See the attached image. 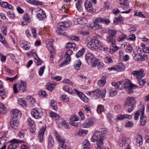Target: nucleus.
Here are the masks:
<instances>
[{"mask_svg":"<svg viewBox=\"0 0 149 149\" xmlns=\"http://www.w3.org/2000/svg\"><path fill=\"white\" fill-rule=\"evenodd\" d=\"M107 128L100 129L96 131L91 138V140L92 142H94L97 141V149H103L104 142L102 137L107 133Z\"/></svg>","mask_w":149,"mask_h":149,"instance_id":"nucleus-1","label":"nucleus"},{"mask_svg":"<svg viewBox=\"0 0 149 149\" xmlns=\"http://www.w3.org/2000/svg\"><path fill=\"white\" fill-rule=\"evenodd\" d=\"M88 47L92 50L97 51L99 50L104 51L107 52L109 49L104 47L102 43L96 37H93L87 44Z\"/></svg>","mask_w":149,"mask_h":149,"instance_id":"nucleus-2","label":"nucleus"},{"mask_svg":"<svg viewBox=\"0 0 149 149\" xmlns=\"http://www.w3.org/2000/svg\"><path fill=\"white\" fill-rule=\"evenodd\" d=\"M136 101L135 97H127L125 105L126 107L130 106V107L127 109L129 113L131 112L134 109V107L136 106Z\"/></svg>","mask_w":149,"mask_h":149,"instance_id":"nucleus-3","label":"nucleus"},{"mask_svg":"<svg viewBox=\"0 0 149 149\" xmlns=\"http://www.w3.org/2000/svg\"><path fill=\"white\" fill-rule=\"evenodd\" d=\"M106 93V90L104 88L103 90L97 89L93 91H91L89 93L91 96L95 99L98 98L101 96L103 98L105 97V94Z\"/></svg>","mask_w":149,"mask_h":149,"instance_id":"nucleus-4","label":"nucleus"},{"mask_svg":"<svg viewBox=\"0 0 149 149\" xmlns=\"http://www.w3.org/2000/svg\"><path fill=\"white\" fill-rule=\"evenodd\" d=\"M26 82L22 81L18 84L14 85L13 89L15 93H17L18 92H24L26 91Z\"/></svg>","mask_w":149,"mask_h":149,"instance_id":"nucleus-5","label":"nucleus"},{"mask_svg":"<svg viewBox=\"0 0 149 149\" xmlns=\"http://www.w3.org/2000/svg\"><path fill=\"white\" fill-rule=\"evenodd\" d=\"M70 24L68 21L62 22L58 23L57 25V33L58 34H62V31L65 30L70 26Z\"/></svg>","mask_w":149,"mask_h":149,"instance_id":"nucleus-6","label":"nucleus"},{"mask_svg":"<svg viewBox=\"0 0 149 149\" xmlns=\"http://www.w3.org/2000/svg\"><path fill=\"white\" fill-rule=\"evenodd\" d=\"M72 50L70 49L66 51L65 54V57L66 58L64 61L60 64V67L65 66L68 64V62L70 61L71 59L70 55L72 54Z\"/></svg>","mask_w":149,"mask_h":149,"instance_id":"nucleus-7","label":"nucleus"},{"mask_svg":"<svg viewBox=\"0 0 149 149\" xmlns=\"http://www.w3.org/2000/svg\"><path fill=\"white\" fill-rule=\"evenodd\" d=\"M24 142V141L14 139L10 141V144L8 145L7 149H16L19 146V143Z\"/></svg>","mask_w":149,"mask_h":149,"instance_id":"nucleus-8","label":"nucleus"},{"mask_svg":"<svg viewBox=\"0 0 149 149\" xmlns=\"http://www.w3.org/2000/svg\"><path fill=\"white\" fill-rule=\"evenodd\" d=\"M96 122V120L94 118H89L86 119L83 124L84 128H87L93 125Z\"/></svg>","mask_w":149,"mask_h":149,"instance_id":"nucleus-9","label":"nucleus"},{"mask_svg":"<svg viewBox=\"0 0 149 149\" xmlns=\"http://www.w3.org/2000/svg\"><path fill=\"white\" fill-rule=\"evenodd\" d=\"M32 116L34 118L38 119L41 118L43 115L42 110L38 108L33 109L31 111Z\"/></svg>","mask_w":149,"mask_h":149,"instance_id":"nucleus-10","label":"nucleus"},{"mask_svg":"<svg viewBox=\"0 0 149 149\" xmlns=\"http://www.w3.org/2000/svg\"><path fill=\"white\" fill-rule=\"evenodd\" d=\"M46 128V127L45 126H42L38 132V140L40 143H42L43 141L44 134Z\"/></svg>","mask_w":149,"mask_h":149,"instance_id":"nucleus-11","label":"nucleus"},{"mask_svg":"<svg viewBox=\"0 0 149 149\" xmlns=\"http://www.w3.org/2000/svg\"><path fill=\"white\" fill-rule=\"evenodd\" d=\"M132 74L138 79H140L145 75L144 70L141 69L139 70L133 71L132 72Z\"/></svg>","mask_w":149,"mask_h":149,"instance_id":"nucleus-12","label":"nucleus"},{"mask_svg":"<svg viewBox=\"0 0 149 149\" xmlns=\"http://www.w3.org/2000/svg\"><path fill=\"white\" fill-rule=\"evenodd\" d=\"M145 108L143 107L140 110V112L141 114L140 118V123L139 125L141 126L144 125L146 123V118L144 116V113Z\"/></svg>","mask_w":149,"mask_h":149,"instance_id":"nucleus-13","label":"nucleus"},{"mask_svg":"<svg viewBox=\"0 0 149 149\" xmlns=\"http://www.w3.org/2000/svg\"><path fill=\"white\" fill-rule=\"evenodd\" d=\"M19 125V121L17 118H11L10 121V125L12 128L16 129Z\"/></svg>","mask_w":149,"mask_h":149,"instance_id":"nucleus-14","label":"nucleus"},{"mask_svg":"<svg viewBox=\"0 0 149 149\" xmlns=\"http://www.w3.org/2000/svg\"><path fill=\"white\" fill-rule=\"evenodd\" d=\"M88 19L86 18H79L74 19V23L75 25H83L85 24L87 22Z\"/></svg>","mask_w":149,"mask_h":149,"instance_id":"nucleus-15","label":"nucleus"},{"mask_svg":"<svg viewBox=\"0 0 149 149\" xmlns=\"http://www.w3.org/2000/svg\"><path fill=\"white\" fill-rule=\"evenodd\" d=\"M54 41V40L52 39H49L46 42L47 48L50 51V52H52L53 54H54V49L53 47L52 43Z\"/></svg>","mask_w":149,"mask_h":149,"instance_id":"nucleus-16","label":"nucleus"},{"mask_svg":"<svg viewBox=\"0 0 149 149\" xmlns=\"http://www.w3.org/2000/svg\"><path fill=\"white\" fill-rule=\"evenodd\" d=\"M37 17L40 20H42L46 17L45 13L44 12L42 9L40 8L37 9Z\"/></svg>","mask_w":149,"mask_h":149,"instance_id":"nucleus-17","label":"nucleus"},{"mask_svg":"<svg viewBox=\"0 0 149 149\" xmlns=\"http://www.w3.org/2000/svg\"><path fill=\"white\" fill-rule=\"evenodd\" d=\"M11 118H17V119L18 117H20L21 116V111L17 109H14L10 111Z\"/></svg>","mask_w":149,"mask_h":149,"instance_id":"nucleus-18","label":"nucleus"},{"mask_svg":"<svg viewBox=\"0 0 149 149\" xmlns=\"http://www.w3.org/2000/svg\"><path fill=\"white\" fill-rule=\"evenodd\" d=\"M84 6L87 11L91 13H93V5L91 2L88 1H86L84 2Z\"/></svg>","mask_w":149,"mask_h":149,"instance_id":"nucleus-19","label":"nucleus"},{"mask_svg":"<svg viewBox=\"0 0 149 149\" xmlns=\"http://www.w3.org/2000/svg\"><path fill=\"white\" fill-rule=\"evenodd\" d=\"M95 22L97 23H105L107 25L110 23V21L109 19L106 18H103L102 17H97Z\"/></svg>","mask_w":149,"mask_h":149,"instance_id":"nucleus-20","label":"nucleus"},{"mask_svg":"<svg viewBox=\"0 0 149 149\" xmlns=\"http://www.w3.org/2000/svg\"><path fill=\"white\" fill-rule=\"evenodd\" d=\"M108 91L109 96L113 97L117 94V91L115 87H109L108 88Z\"/></svg>","mask_w":149,"mask_h":149,"instance_id":"nucleus-21","label":"nucleus"},{"mask_svg":"<svg viewBox=\"0 0 149 149\" xmlns=\"http://www.w3.org/2000/svg\"><path fill=\"white\" fill-rule=\"evenodd\" d=\"M74 90L77 93L78 96L82 100L85 102H88V97L84 94L81 92H78L76 88H74Z\"/></svg>","mask_w":149,"mask_h":149,"instance_id":"nucleus-22","label":"nucleus"},{"mask_svg":"<svg viewBox=\"0 0 149 149\" xmlns=\"http://www.w3.org/2000/svg\"><path fill=\"white\" fill-rule=\"evenodd\" d=\"M115 70L120 72L124 71L125 69V65L122 63H119L117 65H115Z\"/></svg>","mask_w":149,"mask_h":149,"instance_id":"nucleus-23","label":"nucleus"},{"mask_svg":"<svg viewBox=\"0 0 149 149\" xmlns=\"http://www.w3.org/2000/svg\"><path fill=\"white\" fill-rule=\"evenodd\" d=\"M55 134L56 140L57 141L59 142V143L65 142V139L58 133L56 131H55Z\"/></svg>","mask_w":149,"mask_h":149,"instance_id":"nucleus-24","label":"nucleus"},{"mask_svg":"<svg viewBox=\"0 0 149 149\" xmlns=\"http://www.w3.org/2000/svg\"><path fill=\"white\" fill-rule=\"evenodd\" d=\"M54 144V139L52 136L49 135L48 138V145L47 148L49 149L53 147Z\"/></svg>","mask_w":149,"mask_h":149,"instance_id":"nucleus-25","label":"nucleus"},{"mask_svg":"<svg viewBox=\"0 0 149 149\" xmlns=\"http://www.w3.org/2000/svg\"><path fill=\"white\" fill-rule=\"evenodd\" d=\"M20 46L24 49L29 50L30 49L29 43L25 41H22L19 42Z\"/></svg>","mask_w":149,"mask_h":149,"instance_id":"nucleus-26","label":"nucleus"},{"mask_svg":"<svg viewBox=\"0 0 149 149\" xmlns=\"http://www.w3.org/2000/svg\"><path fill=\"white\" fill-rule=\"evenodd\" d=\"M85 57L86 61L88 64H89L91 61L95 58L94 56L91 53H86L85 55Z\"/></svg>","mask_w":149,"mask_h":149,"instance_id":"nucleus-27","label":"nucleus"},{"mask_svg":"<svg viewBox=\"0 0 149 149\" xmlns=\"http://www.w3.org/2000/svg\"><path fill=\"white\" fill-rule=\"evenodd\" d=\"M106 75H104L102 76L101 79L97 82V84L99 87H101L106 84Z\"/></svg>","mask_w":149,"mask_h":149,"instance_id":"nucleus-28","label":"nucleus"},{"mask_svg":"<svg viewBox=\"0 0 149 149\" xmlns=\"http://www.w3.org/2000/svg\"><path fill=\"white\" fill-rule=\"evenodd\" d=\"M119 49V47L116 45L115 43H112L110 46V53L112 54L118 50Z\"/></svg>","mask_w":149,"mask_h":149,"instance_id":"nucleus-29","label":"nucleus"},{"mask_svg":"<svg viewBox=\"0 0 149 149\" xmlns=\"http://www.w3.org/2000/svg\"><path fill=\"white\" fill-rule=\"evenodd\" d=\"M35 59V62L37 65H40L42 63V61L38 56L37 54L35 52L33 54Z\"/></svg>","mask_w":149,"mask_h":149,"instance_id":"nucleus-30","label":"nucleus"},{"mask_svg":"<svg viewBox=\"0 0 149 149\" xmlns=\"http://www.w3.org/2000/svg\"><path fill=\"white\" fill-rule=\"evenodd\" d=\"M136 141L137 146H140L142 145L143 144V140L142 136L141 135H137Z\"/></svg>","mask_w":149,"mask_h":149,"instance_id":"nucleus-31","label":"nucleus"},{"mask_svg":"<svg viewBox=\"0 0 149 149\" xmlns=\"http://www.w3.org/2000/svg\"><path fill=\"white\" fill-rule=\"evenodd\" d=\"M83 3V0H78L76 3V7L79 12L81 11L82 10L81 5Z\"/></svg>","mask_w":149,"mask_h":149,"instance_id":"nucleus-32","label":"nucleus"},{"mask_svg":"<svg viewBox=\"0 0 149 149\" xmlns=\"http://www.w3.org/2000/svg\"><path fill=\"white\" fill-rule=\"evenodd\" d=\"M138 86L135 84H132L128 88H127L126 90L129 93H132L134 89L137 88Z\"/></svg>","mask_w":149,"mask_h":149,"instance_id":"nucleus-33","label":"nucleus"},{"mask_svg":"<svg viewBox=\"0 0 149 149\" xmlns=\"http://www.w3.org/2000/svg\"><path fill=\"white\" fill-rule=\"evenodd\" d=\"M56 85L55 83H48L46 85V88L47 90L52 91Z\"/></svg>","mask_w":149,"mask_h":149,"instance_id":"nucleus-34","label":"nucleus"},{"mask_svg":"<svg viewBox=\"0 0 149 149\" xmlns=\"http://www.w3.org/2000/svg\"><path fill=\"white\" fill-rule=\"evenodd\" d=\"M83 147L82 149H89L90 143L87 139L85 140L82 143Z\"/></svg>","mask_w":149,"mask_h":149,"instance_id":"nucleus-35","label":"nucleus"},{"mask_svg":"<svg viewBox=\"0 0 149 149\" xmlns=\"http://www.w3.org/2000/svg\"><path fill=\"white\" fill-rule=\"evenodd\" d=\"M57 102L53 100H51V108L53 109L57 110L58 109Z\"/></svg>","mask_w":149,"mask_h":149,"instance_id":"nucleus-36","label":"nucleus"},{"mask_svg":"<svg viewBox=\"0 0 149 149\" xmlns=\"http://www.w3.org/2000/svg\"><path fill=\"white\" fill-rule=\"evenodd\" d=\"M88 131L83 129H80L78 132L77 134L79 136H84L88 133Z\"/></svg>","mask_w":149,"mask_h":149,"instance_id":"nucleus-37","label":"nucleus"},{"mask_svg":"<svg viewBox=\"0 0 149 149\" xmlns=\"http://www.w3.org/2000/svg\"><path fill=\"white\" fill-rule=\"evenodd\" d=\"M98 60L95 57L91 61V63L89 64H88L91 65L92 67H94L96 66L98 64Z\"/></svg>","mask_w":149,"mask_h":149,"instance_id":"nucleus-38","label":"nucleus"},{"mask_svg":"<svg viewBox=\"0 0 149 149\" xmlns=\"http://www.w3.org/2000/svg\"><path fill=\"white\" fill-rule=\"evenodd\" d=\"M81 65V62L80 60L76 61L74 64V68L76 70H79L80 69Z\"/></svg>","mask_w":149,"mask_h":149,"instance_id":"nucleus-39","label":"nucleus"},{"mask_svg":"<svg viewBox=\"0 0 149 149\" xmlns=\"http://www.w3.org/2000/svg\"><path fill=\"white\" fill-rule=\"evenodd\" d=\"M0 41L6 47L8 46L7 43L6 42L4 37L2 36V35L0 33Z\"/></svg>","mask_w":149,"mask_h":149,"instance_id":"nucleus-40","label":"nucleus"},{"mask_svg":"<svg viewBox=\"0 0 149 149\" xmlns=\"http://www.w3.org/2000/svg\"><path fill=\"white\" fill-rule=\"evenodd\" d=\"M104 110V107L103 105L99 104L97 106V111L99 114L101 113Z\"/></svg>","mask_w":149,"mask_h":149,"instance_id":"nucleus-41","label":"nucleus"},{"mask_svg":"<svg viewBox=\"0 0 149 149\" xmlns=\"http://www.w3.org/2000/svg\"><path fill=\"white\" fill-rule=\"evenodd\" d=\"M127 37L125 34H122L120 36L118 37L117 39V40L118 42H120L124 41L125 39H127Z\"/></svg>","mask_w":149,"mask_h":149,"instance_id":"nucleus-42","label":"nucleus"},{"mask_svg":"<svg viewBox=\"0 0 149 149\" xmlns=\"http://www.w3.org/2000/svg\"><path fill=\"white\" fill-rule=\"evenodd\" d=\"M122 84H124V88L126 89L132 84H131L130 81L129 80L126 81H123Z\"/></svg>","mask_w":149,"mask_h":149,"instance_id":"nucleus-43","label":"nucleus"},{"mask_svg":"<svg viewBox=\"0 0 149 149\" xmlns=\"http://www.w3.org/2000/svg\"><path fill=\"white\" fill-rule=\"evenodd\" d=\"M114 36L108 35L107 38V41L108 42L111 44L115 42V40L113 38Z\"/></svg>","mask_w":149,"mask_h":149,"instance_id":"nucleus-44","label":"nucleus"},{"mask_svg":"<svg viewBox=\"0 0 149 149\" xmlns=\"http://www.w3.org/2000/svg\"><path fill=\"white\" fill-rule=\"evenodd\" d=\"M117 31L116 30L113 29H110L108 31V35L110 36H114L116 34Z\"/></svg>","mask_w":149,"mask_h":149,"instance_id":"nucleus-45","label":"nucleus"},{"mask_svg":"<svg viewBox=\"0 0 149 149\" xmlns=\"http://www.w3.org/2000/svg\"><path fill=\"white\" fill-rule=\"evenodd\" d=\"M23 19L28 23L30 22L31 21L29 15L27 14H25L24 15L23 17Z\"/></svg>","mask_w":149,"mask_h":149,"instance_id":"nucleus-46","label":"nucleus"},{"mask_svg":"<svg viewBox=\"0 0 149 149\" xmlns=\"http://www.w3.org/2000/svg\"><path fill=\"white\" fill-rule=\"evenodd\" d=\"M18 103L20 105L24 107H26V101L22 99H19Z\"/></svg>","mask_w":149,"mask_h":149,"instance_id":"nucleus-47","label":"nucleus"},{"mask_svg":"<svg viewBox=\"0 0 149 149\" xmlns=\"http://www.w3.org/2000/svg\"><path fill=\"white\" fill-rule=\"evenodd\" d=\"M50 116L56 120H58L59 118V116L58 114L52 111L50 112Z\"/></svg>","mask_w":149,"mask_h":149,"instance_id":"nucleus-48","label":"nucleus"},{"mask_svg":"<svg viewBox=\"0 0 149 149\" xmlns=\"http://www.w3.org/2000/svg\"><path fill=\"white\" fill-rule=\"evenodd\" d=\"M63 89L65 91L68 92L70 94H72L73 93V92L72 90L69 88L68 86H63Z\"/></svg>","mask_w":149,"mask_h":149,"instance_id":"nucleus-49","label":"nucleus"},{"mask_svg":"<svg viewBox=\"0 0 149 149\" xmlns=\"http://www.w3.org/2000/svg\"><path fill=\"white\" fill-rule=\"evenodd\" d=\"M134 16H136L142 18H145V16L141 13V12L137 10L135 11L134 14Z\"/></svg>","mask_w":149,"mask_h":149,"instance_id":"nucleus-50","label":"nucleus"},{"mask_svg":"<svg viewBox=\"0 0 149 149\" xmlns=\"http://www.w3.org/2000/svg\"><path fill=\"white\" fill-rule=\"evenodd\" d=\"M28 2L29 3L36 5H39L40 4V2L35 0H28Z\"/></svg>","mask_w":149,"mask_h":149,"instance_id":"nucleus-51","label":"nucleus"},{"mask_svg":"<svg viewBox=\"0 0 149 149\" xmlns=\"http://www.w3.org/2000/svg\"><path fill=\"white\" fill-rule=\"evenodd\" d=\"M104 61L107 63H113V60L110 57L108 56H106L104 58Z\"/></svg>","mask_w":149,"mask_h":149,"instance_id":"nucleus-52","label":"nucleus"},{"mask_svg":"<svg viewBox=\"0 0 149 149\" xmlns=\"http://www.w3.org/2000/svg\"><path fill=\"white\" fill-rule=\"evenodd\" d=\"M125 141L126 139L125 138L123 137L120 139L118 142V144L120 146H123Z\"/></svg>","mask_w":149,"mask_h":149,"instance_id":"nucleus-53","label":"nucleus"},{"mask_svg":"<svg viewBox=\"0 0 149 149\" xmlns=\"http://www.w3.org/2000/svg\"><path fill=\"white\" fill-rule=\"evenodd\" d=\"M26 131L24 130L20 131L18 134V137L21 139H23L24 137V134Z\"/></svg>","mask_w":149,"mask_h":149,"instance_id":"nucleus-54","label":"nucleus"},{"mask_svg":"<svg viewBox=\"0 0 149 149\" xmlns=\"http://www.w3.org/2000/svg\"><path fill=\"white\" fill-rule=\"evenodd\" d=\"M84 52V48L81 49V50L78 51L76 54L77 57H79L82 55Z\"/></svg>","mask_w":149,"mask_h":149,"instance_id":"nucleus-55","label":"nucleus"},{"mask_svg":"<svg viewBox=\"0 0 149 149\" xmlns=\"http://www.w3.org/2000/svg\"><path fill=\"white\" fill-rule=\"evenodd\" d=\"M134 124L132 122L128 121L126 122L125 124V126L126 127L130 128L133 127Z\"/></svg>","mask_w":149,"mask_h":149,"instance_id":"nucleus-56","label":"nucleus"},{"mask_svg":"<svg viewBox=\"0 0 149 149\" xmlns=\"http://www.w3.org/2000/svg\"><path fill=\"white\" fill-rule=\"evenodd\" d=\"M136 39V36L134 34H132L130 35L129 36V38H127V40L134 41Z\"/></svg>","mask_w":149,"mask_h":149,"instance_id":"nucleus-57","label":"nucleus"},{"mask_svg":"<svg viewBox=\"0 0 149 149\" xmlns=\"http://www.w3.org/2000/svg\"><path fill=\"white\" fill-rule=\"evenodd\" d=\"M133 47L130 44L127 45V48L125 49L126 52L127 53H130L133 50Z\"/></svg>","mask_w":149,"mask_h":149,"instance_id":"nucleus-58","label":"nucleus"},{"mask_svg":"<svg viewBox=\"0 0 149 149\" xmlns=\"http://www.w3.org/2000/svg\"><path fill=\"white\" fill-rule=\"evenodd\" d=\"M1 28V31L3 33L5 36H6L7 34V26H2H2Z\"/></svg>","mask_w":149,"mask_h":149,"instance_id":"nucleus-59","label":"nucleus"},{"mask_svg":"<svg viewBox=\"0 0 149 149\" xmlns=\"http://www.w3.org/2000/svg\"><path fill=\"white\" fill-rule=\"evenodd\" d=\"M123 81H120L118 82V85H117V88L119 89H121L124 88V84H123Z\"/></svg>","mask_w":149,"mask_h":149,"instance_id":"nucleus-60","label":"nucleus"},{"mask_svg":"<svg viewBox=\"0 0 149 149\" xmlns=\"http://www.w3.org/2000/svg\"><path fill=\"white\" fill-rule=\"evenodd\" d=\"M45 67L44 65L40 68L39 71V75L40 76H41L43 74Z\"/></svg>","mask_w":149,"mask_h":149,"instance_id":"nucleus-61","label":"nucleus"},{"mask_svg":"<svg viewBox=\"0 0 149 149\" xmlns=\"http://www.w3.org/2000/svg\"><path fill=\"white\" fill-rule=\"evenodd\" d=\"M27 123L28 125L29 126L35 125L34 121L31 119V118H28L27 120Z\"/></svg>","mask_w":149,"mask_h":149,"instance_id":"nucleus-62","label":"nucleus"},{"mask_svg":"<svg viewBox=\"0 0 149 149\" xmlns=\"http://www.w3.org/2000/svg\"><path fill=\"white\" fill-rule=\"evenodd\" d=\"M59 145L58 149H65L66 148V145L65 142L59 143Z\"/></svg>","mask_w":149,"mask_h":149,"instance_id":"nucleus-63","label":"nucleus"},{"mask_svg":"<svg viewBox=\"0 0 149 149\" xmlns=\"http://www.w3.org/2000/svg\"><path fill=\"white\" fill-rule=\"evenodd\" d=\"M76 46V45L75 43H68L66 46L67 48H72Z\"/></svg>","mask_w":149,"mask_h":149,"instance_id":"nucleus-64","label":"nucleus"}]
</instances>
